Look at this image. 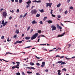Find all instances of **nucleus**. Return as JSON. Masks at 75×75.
<instances>
[{"label":"nucleus","instance_id":"f257e3e1","mask_svg":"<svg viewBox=\"0 0 75 75\" xmlns=\"http://www.w3.org/2000/svg\"><path fill=\"white\" fill-rule=\"evenodd\" d=\"M38 35V33H35V34L33 35L32 37H31V40H34L35 38H36L37 37Z\"/></svg>","mask_w":75,"mask_h":75},{"label":"nucleus","instance_id":"f03ea898","mask_svg":"<svg viewBox=\"0 0 75 75\" xmlns=\"http://www.w3.org/2000/svg\"><path fill=\"white\" fill-rule=\"evenodd\" d=\"M32 14H35L37 13V10L35 9H33L31 11Z\"/></svg>","mask_w":75,"mask_h":75},{"label":"nucleus","instance_id":"7ed1b4c3","mask_svg":"<svg viewBox=\"0 0 75 75\" xmlns=\"http://www.w3.org/2000/svg\"><path fill=\"white\" fill-rule=\"evenodd\" d=\"M51 28H52V31H54V30H56L57 29V28L54 25H52Z\"/></svg>","mask_w":75,"mask_h":75},{"label":"nucleus","instance_id":"20e7f679","mask_svg":"<svg viewBox=\"0 0 75 75\" xmlns=\"http://www.w3.org/2000/svg\"><path fill=\"white\" fill-rule=\"evenodd\" d=\"M52 3H46V7H48V6L50 7H51V5H52Z\"/></svg>","mask_w":75,"mask_h":75},{"label":"nucleus","instance_id":"39448f33","mask_svg":"<svg viewBox=\"0 0 75 75\" xmlns=\"http://www.w3.org/2000/svg\"><path fill=\"white\" fill-rule=\"evenodd\" d=\"M3 14L4 17L6 18V16H7V13H6V12H3Z\"/></svg>","mask_w":75,"mask_h":75},{"label":"nucleus","instance_id":"423d86ee","mask_svg":"<svg viewBox=\"0 0 75 75\" xmlns=\"http://www.w3.org/2000/svg\"><path fill=\"white\" fill-rule=\"evenodd\" d=\"M45 62H43L42 63V64L41 65V67H43L45 66Z\"/></svg>","mask_w":75,"mask_h":75},{"label":"nucleus","instance_id":"0eeeda50","mask_svg":"<svg viewBox=\"0 0 75 75\" xmlns=\"http://www.w3.org/2000/svg\"><path fill=\"white\" fill-rule=\"evenodd\" d=\"M33 2H35V3H41V0H39V1H36L35 0L33 1Z\"/></svg>","mask_w":75,"mask_h":75},{"label":"nucleus","instance_id":"6e6552de","mask_svg":"<svg viewBox=\"0 0 75 75\" xmlns=\"http://www.w3.org/2000/svg\"><path fill=\"white\" fill-rule=\"evenodd\" d=\"M65 34V33H64L62 35H58L57 37H62L63 36H64V34Z\"/></svg>","mask_w":75,"mask_h":75},{"label":"nucleus","instance_id":"1a4fd4ad","mask_svg":"<svg viewBox=\"0 0 75 75\" xmlns=\"http://www.w3.org/2000/svg\"><path fill=\"white\" fill-rule=\"evenodd\" d=\"M57 28H58L59 29H60V30H61V29H62V27H61V26H59V25L57 24Z\"/></svg>","mask_w":75,"mask_h":75},{"label":"nucleus","instance_id":"9d476101","mask_svg":"<svg viewBox=\"0 0 75 75\" xmlns=\"http://www.w3.org/2000/svg\"><path fill=\"white\" fill-rule=\"evenodd\" d=\"M75 58V56L71 58H68L66 57H65V58L66 59H67L68 60V59H71L72 58Z\"/></svg>","mask_w":75,"mask_h":75},{"label":"nucleus","instance_id":"9b49d317","mask_svg":"<svg viewBox=\"0 0 75 75\" xmlns=\"http://www.w3.org/2000/svg\"><path fill=\"white\" fill-rule=\"evenodd\" d=\"M47 22L49 24H51V23H52V21L49 20L47 21Z\"/></svg>","mask_w":75,"mask_h":75},{"label":"nucleus","instance_id":"f8f14e48","mask_svg":"<svg viewBox=\"0 0 75 75\" xmlns=\"http://www.w3.org/2000/svg\"><path fill=\"white\" fill-rule=\"evenodd\" d=\"M8 23V22L7 21L5 22V23H4V24L3 25V27H5V26H6V24H7Z\"/></svg>","mask_w":75,"mask_h":75},{"label":"nucleus","instance_id":"ddd939ff","mask_svg":"<svg viewBox=\"0 0 75 75\" xmlns=\"http://www.w3.org/2000/svg\"><path fill=\"white\" fill-rule=\"evenodd\" d=\"M31 3V1H28L26 2V4H27L28 5H30V4Z\"/></svg>","mask_w":75,"mask_h":75},{"label":"nucleus","instance_id":"4468645a","mask_svg":"<svg viewBox=\"0 0 75 75\" xmlns=\"http://www.w3.org/2000/svg\"><path fill=\"white\" fill-rule=\"evenodd\" d=\"M15 33H16V34H18V33H19V30L16 29Z\"/></svg>","mask_w":75,"mask_h":75},{"label":"nucleus","instance_id":"2eb2a0df","mask_svg":"<svg viewBox=\"0 0 75 75\" xmlns=\"http://www.w3.org/2000/svg\"><path fill=\"white\" fill-rule=\"evenodd\" d=\"M61 5V4L60 3L59 4H58L57 5V7L58 8L60 7V6Z\"/></svg>","mask_w":75,"mask_h":75},{"label":"nucleus","instance_id":"dca6fc26","mask_svg":"<svg viewBox=\"0 0 75 75\" xmlns=\"http://www.w3.org/2000/svg\"><path fill=\"white\" fill-rule=\"evenodd\" d=\"M39 11L40 12H41V13H44V9H40L39 10Z\"/></svg>","mask_w":75,"mask_h":75},{"label":"nucleus","instance_id":"f3484780","mask_svg":"<svg viewBox=\"0 0 75 75\" xmlns=\"http://www.w3.org/2000/svg\"><path fill=\"white\" fill-rule=\"evenodd\" d=\"M57 71L58 72V75H61V73H60L61 70H58Z\"/></svg>","mask_w":75,"mask_h":75},{"label":"nucleus","instance_id":"a211bd4d","mask_svg":"<svg viewBox=\"0 0 75 75\" xmlns=\"http://www.w3.org/2000/svg\"><path fill=\"white\" fill-rule=\"evenodd\" d=\"M32 24H37V22L35 21H33L32 22Z\"/></svg>","mask_w":75,"mask_h":75},{"label":"nucleus","instance_id":"6ab92c4d","mask_svg":"<svg viewBox=\"0 0 75 75\" xmlns=\"http://www.w3.org/2000/svg\"><path fill=\"white\" fill-rule=\"evenodd\" d=\"M66 64V63L65 62H62V63L61 64V65H65Z\"/></svg>","mask_w":75,"mask_h":75},{"label":"nucleus","instance_id":"aec40b11","mask_svg":"<svg viewBox=\"0 0 75 75\" xmlns=\"http://www.w3.org/2000/svg\"><path fill=\"white\" fill-rule=\"evenodd\" d=\"M25 38V39H26V40H29V39H30V37H26Z\"/></svg>","mask_w":75,"mask_h":75},{"label":"nucleus","instance_id":"412c9836","mask_svg":"<svg viewBox=\"0 0 75 75\" xmlns=\"http://www.w3.org/2000/svg\"><path fill=\"white\" fill-rule=\"evenodd\" d=\"M7 41H8V42L11 41V39L10 40V39L9 38H8V39L7 40Z\"/></svg>","mask_w":75,"mask_h":75},{"label":"nucleus","instance_id":"4be33fe9","mask_svg":"<svg viewBox=\"0 0 75 75\" xmlns=\"http://www.w3.org/2000/svg\"><path fill=\"white\" fill-rule=\"evenodd\" d=\"M40 14H38L37 15H36V16L37 17H40Z\"/></svg>","mask_w":75,"mask_h":75},{"label":"nucleus","instance_id":"5701e85b","mask_svg":"<svg viewBox=\"0 0 75 75\" xmlns=\"http://www.w3.org/2000/svg\"><path fill=\"white\" fill-rule=\"evenodd\" d=\"M30 26H29L28 27V29L27 30V31H29V30H30Z\"/></svg>","mask_w":75,"mask_h":75},{"label":"nucleus","instance_id":"b1692460","mask_svg":"<svg viewBox=\"0 0 75 75\" xmlns=\"http://www.w3.org/2000/svg\"><path fill=\"white\" fill-rule=\"evenodd\" d=\"M62 61H58V64H62Z\"/></svg>","mask_w":75,"mask_h":75},{"label":"nucleus","instance_id":"393cba45","mask_svg":"<svg viewBox=\"0 0 75 75\" xmlns=\"http://www.w3.org/2000/svg\"><path fill=\"white\" fill-rule=\"evenodd\" d=\"M30 65H31L32 66H33V65H34V64L31 62L30 63Z\"/></svg>","mask_w":75,"mask_h":75},{"label":"nucleus","instance_id":"a878e982","mask_svg":"<svg viewBox=\"0 0 75 75\" xmlns=\"http://www.w3.org/2000/svg\"><path fill=\"white\" fill-rule=\"evenodd\" d=\"M47 18V17H45L44 18H43V20H44V21H45V20H46Z\"/></svg>","mask_w":75,"mask_h":75},{"label":"nucleus","instance_id":"bb28decb","mask_svg":"<svg viewBox=\"0 0 75 75\" xmlns=\"http://www.w3.org/2000/svg\"><path fill=\"white\" fill-rule=\"evenodd\" d=\"M62 71H67V69L65 68H64L62 69Z\"/></svg>","mask_w":75,"mask_h":75},{"label":"nucleus","instance_id":"cd10ccee","mask_svg":"<svg viewBox=\"0 0 75 75\" xmlns=\"http://www.w3.org/2000/svg\"><path fill=\"white\" fill-rule=\"evenodd\" d=\"M13 54L12 53H11L10 52H7L6 54H5V55H7V54Z\"/></svg>","mask_w":75,"mask_h":75},{"label":"nucleus","instance_id":"c85d7f7f","mask_svg":"<svg viewBox=\"0 0 75 75\" xmlns=\"http://www.w3.org/2000/svg\"><path fill=\"white\" fill-rule=\"evenodd\" d=\"M32 69L34 70L35 69V68L33 67H30V69Z\"/></svg>","mask_w":75,"mask_h":75},{"label":"nucleus","instance_id":"c756f323","mask_svg":"<svg viewBox=\"0 0 75 75\" xmlns=\"http://www.w3.org/2000/svg\"><path fill=\"white\" fill-rule=\"evenodd\" d=\"M27 13H25L23 16V17H25L26 16V15H27Z\"/></svg>","mask_w":75,"mask_h":75},{"label":"nucleus","instance_id":"7c9ffc66","mask_svg":"<svg viewBox=\"0 0 75 75\" xmlns=\"http://www.w3.org/2000/svg\"><path fill=\"white\" fill-rule=\"evenodd\" d=\"M27 73L28 74H32V71H27Z\"/></svg>","mask_w":75,"mask_h":75},{"label":"nucleus","instance_id":"2f4dec72","mask_svg":"<svg viewBox=\"0 0 75 75\" xmlns=\"http://www.w3.org/2000/svg\"><path fill=\"white\" fill-rule=\"evenodd\" d=\"M23 42V40L21 41H19L18 40V43L20 44L21 43Z\"/></svg>","mask_w":75,"mask_h":75},{"label":"nucleus","instance_id":"473e14b6","mask_svg":"<svg viewBox=\"0 0 75 75\" xmlns=\"http://www.w3.org/2000/svg\"><path fill=\"white\" fill-rule=\"evenodd\" d=\"M33 29H31L30 30V33H33Z\"/></svg>","mask_w":75,"mask_h":75},{"label":"nucleus","instance_id":"72a5a7b5","mask_svg":"<svg viewBox=\"0 0 75 75\" xmlns=\"http://www.w3.org/2000/svg\"><path fill=\"white\" fill-rule=\"evenodd\" d=\"M53 11V10L52 9L51 10V12H50V14H52V11Z\"/></svg>","mask_w":75,"mask_h":75},{"label":"nucleus","instance_id":"f704fd0d","mask_svg":"<svg viewBox=\"0 0 75 75\" xmlns=\"http://www.w3.org/2000/svg\"><path fill=\"white\" fill-rule=\"evenodd\" d=\"M68 13V11H65L64 12V13L65 14H67Z\"/></svg>","mask_w":75,"mask_h":75},{"label":"nucleus","instance_id":"c9c22d12","mask_svg":"<svg viewBox=\"0 0 75 75\" xmlns=\"http://www.w3.org/2000/svg\"><path fill=\"white\" fill-rule=\"evenodd\" d=\"M38 33H39L40 34L41 33V30H39L38 31Z\"/></svg>","mask_w":75,"mask_h":75},{"label":"nucleus","instance_id":"e433bc0d","mask_svg":"<svg viewBox=\"0 0 75 75\" xmlns=\"http://www.w3.org/2000/svg\"><path fill=\"white\" fill-rule=\"evenodd\" d=\"M2 24H4V21L3 20L2 21Z\"/></svg>","mask_w":75,"mask_h":75},{"label":"nucleus","instance_id":"4c0bfd02","mask_svg":"<svg viewBox=\"0 0 75 75\" xmlns=\"http://www.w3.org/2000/svg\"><path fill=\"white\" fill-rule=\"evenodd\" d=\"M1 39H4V36H2L1 38Z\"/></svg>","mask_w":75,"mask_h":75},{"label":"nucleus","instance_id":"58836bf2","mask_svg":"<svg viewBox=\"0 0 75 75\" xmlns=\"http://www.w3.org/2000/svg\"><path fill=\"white\" fill-rule=\"evenodd\" d=\"M16 12H17V13H19L20 11H19V9H17L16 10Z\"/></svg>","mask_w":75,"mask_h":75},{"label":"nucleus","instance_id":"ea45409f","mask_svg":"<svg viewBox=\"0 0 75 75\" xmlns=\"http://www.w3.org/2000/svg\"><path fill=\"white\" fill-rule=\"evenodd\" d=\"M18 42V40L16 42H15L14 43V44L16 45V44H17Z\"/></svg>","mask_w":75,"mask_h":75},{"label":"nucleus","instance_id":"a19ab883","mask_svg":"<svg viewBox=\"0 0 75 75\" xmlns=\"http://www.w3.org/2000/svg\"><path fill=\"white\" fill-rule=\"evenodd\" d=\"M36 65L38 66H40V64L39 63H36Z\"/></svg>","mask_w":75,"mask_h":75},{"label":"nucleus","instance_id":"79ce46f5","mask_svg":"<svg viewBox=\"0 0 75 75\" xmlns=\"http://www.w3.org/2000/svg\"><path fill=\"white\" fill-rule=\"evenodd\" d=\"M16 37H17V35H15L13 37V38H16Z\"/></svg>","mask_w":75,"mask_h":75},{"label":"nucleus","instance_id":"37998d69","mask_svg":"<svg viewBox=\"0 0 75 75\" xmlns=\"http://www.w3.org/2000/svg\"><path fill=\"white\" fill-rule=\"evenodd\" d=\"M16 68V66H13L12 67V69H14V68Z\"/></svg>","mask_w":75,"mask_h":75},{"label":"nucleus","instance_id":"c03bdc74","mask_svg":"<svg viewBox=\"0 0 75 75\" xmlns=\"http://www.w3.org/2000/svg\"><path fill=\"white\" fill-rule=\"evenodd\" d=\"M19 3H22V0H19Z\"/></svg>","mask_w":75,"mask_h":75},{"label":"nucleus","instance_id":"a18cd8bd","mask_svg":"<svg viewBox=\"0 0 75 75\" xmlns=\"http://www.w3.org/2000/svg\"><path fill=\"white\" fill-rule=\"evenodd\" d=\"M57 17L58 18H60L61 17V16L60 15H59L57 16Z\"/></svg>","mask_w":75,"mask_h":75},{"label":"nucleus","instance_id":"49530a36","mask_svg":"<svg viewBox=\"0 0 75 75\" xmlns=\"http://www.w3.org/2000/svg\"><path fill=\"white\" fill-rule=\"evenodd\" d=\"M52 17H55V16L53 14H52Z\"/></svg>","mask_w":75,"mask_h":75},{"label":"nucleus","instance_id":"de8ad7c7","mask_svg":"<svg viewBox=\"0 0 75 75\" xmlns=\"http://www.w3.org/2000/svg\"><path fill=\"white\" fill-rule=\"evenodd\" d=\"M17 75H20V73L19 72H18L16 73Z\"/></svg>","mask_w":75,"mask_h":75},{"label":"nucleus","instance_id":"09e8293b","mask_svg":"<svg viewBox=\"0 0 75 75\" xmlns=\"http://www.w3.org/2000/svg\"><path fill=\"white\" fill-rule=\"evenodd\" d=\"M26 68H27V69H31V68H30V67H26Z\"/></svg>","mask_w":75,"mask_h":75},{"label":"nucleus","instance_id":"8fccbe9b","mask_svg":"<svg viewBox=\"0 0 75 75\" xmlns=\"http://www.w3.org/2000/svg\"><path fill=\"white\" fill-rule=\"evenodd\" d=\"M35 57L37 59H40V57H38L37 56H35Z\"/></svg>","mask_w":75,"mask_h":75},{"label":"nucleus","instance_id":"3c124183","mask_svg":"<svg viewBox=\"0 0 75 75\" xmlns=\"http://www.w3.org/2000/svg\"><path fill=\"white\" fill-rule=\"evenodd\" d=\"M39 23H40V24H43V23H42V21H40V22Z\"/></svg>","mask_w":75,"mask_h":75},{"label":"nucleus","instance_id":"603ef678","mask_svg":"<svg viewBox=\"0 0 75 75\" xmlns=\"http://www.w3.org/2000/svg\"><path fill=\"white\" fill-rule=\"evenodd\" d=\"M69 8L70 9H73V7H72V6H71V7H70V8Z\"/></svg>","mask_w":75,"mask_h":75},{"label":"nucleus","instance_id":"864d4df0","mask_svg":"<svg viewBox=\"0 0 75 75\" xmlns=\"http://www.w3.org/2000/svg\"><path fill=\"white\" fill-rule=\"evenodd\" d=\"M31 47V46H28L27 47H25V48H30Z\"/></svg>","mask_w":75,"mask_h":75},{"label":"nucleus","instance_id":"5fc2aeb1","mask_svg":"<svg viewBox=\"0 0 75 75\" xmlns=\"http://www.w3.org/2000/svg\"><path fill=\"white\" fill-rule=\"evenodd\" d=\"M30 7V5H28V6H26L27 8H28V7Z\"/></svg>","mask_w":75,"mask_h":75},{"label":"nucleus","instance_id":"6e6d98bb","mask_svg":"<svg viewBox=\"0 0 75 75\" xmlns=\"http://www.w3.org/2000/svg\"><path fill=\"white\" fill-rule=\"evenodd\" d=\"M12 64H13V65H15V64H16V63L14 62H12Z\"/></svg>","mask_w":75,"mask_h":75},{"label":"nucleus","instance_id":"4d7b16f0","mask_svg":"<svg viewBox=\"0 0 75 75\" xmlns=\"http://www.w3.org/2000/svg\"><path fill=\"white\" fill-rule=\"evenodd\" d=\"M45 71L46 72H48V69H46L45 70Z\"/></svg>","mask_w":75,"mask_h":75},{"label":"nucleus","instance_id":"13d9d810","mask_svg":"<svg viewBox=\"0 0 75 75\" xmlns=\"http://www.w3.org/2000/svg\"><path fill=\"white\" fill-rule=\"evenodd\" d=\"M16 64H20V62H16Z\"/></svg>","mask_w":75,"mask_h":75},{"label":"nucleus","instance_id":"bf43d9fd","mask_svg":"<svg viewBox=\"0 0 75 75\" xmlns=\"http://www.w3.org/2000/svg\"><path fill=\"white\" fill-rule=\"evenodd\" d=\"M36 75H40V74L38 73H36Z\"/></svg>","mask_w":75,"mask_h":75},{"label":"nucleus","instance_id":"052dcab7","mask_svg":"<svg viewBox=\"0 0 75 75\" xmlns=\"http://www.w3.org/2000/svg\"><path fill=\"white\" fill-rule=\"evenodd\" d=\"M12 18V17L11 16L9 18V20H11Z\"/></svg>","mask_w":75,"mask_h":75},{"label":"nucleus","instance_id":"680f3d73","mask_svg":"<svg viewBox=\"0 0 75 75\" xmlns=\"http://www.w3.org/2000/svg\"><path fill=\"white\" fill-rule=\"evenodd\" d=\"M71 1V0H67V2L68 3H69V1Z\"/></svg>","mask_w":75,"mask_h":75},{"label":"nucleus","instance_id":"e2e57ef3","mask_svg":"<svg viewBox=\"0 0 75 75\" xmlns=\"http://www.w3.org/2000/svg\"><path fill=\"white\" fill-rule=\"evenodd\" d=\"M40 38H39L38 40V42H40Z\"/></svg>","mask_w":75,"mask_h":75},{"label":"nucleus","instance_id":"0e129e2a","mask_svg":"<svg viewBox=\"0 0 75 75\" xmlns=\"http://www.w3.org/2000/svg\"><path fill=\"white\" fill-rule=\"evenodd\" d=\"M20 17L21 18H22V17H23V15H21L20 16Z\"/></svg>","mask_w":75,"mask_h":75},{"label":"nucleus","instance_id":"69168bd1","mask_svg":"<svg viewBox=\"0 0 75 75\" xmlns=\"http://www.w3.org/2000/svg\"><path fill=\"white\" fill-rule=\"evenodd\" d=\"M22 75H25V74H24V73L22 72Z\"/></svg>","mask_w":75,"mask_h":75},{"label":"nucleus","instance_id":"338daca9","mask_svg":"<svg viewBox=\"0 0 75 75\" xmlns=\"http://www.w3.org/2000/svg\"><path fill=\"white\" fill-rule=\"evenodd\" d=\"M61 48H59L58 49H57L58 50H61Z\"/></svg>","mask_w":75,"mask_h":75},{"label":"nucleus","instance_id":"774afa93","mask_svg":"<svg viewBox=\"0 0 75 75\" xmlns=\"http://www.w3.org/2000/svg\"><path fill=\"white\" fill-rule=\"evenodd\" d=\"M40 37H41V36H38V38H40Z\"/></svg>","mask_w":75,"mask_h":75}]
</instances>
